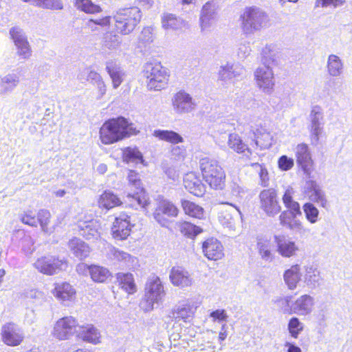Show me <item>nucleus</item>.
Instances as JSON below:
<instances>
[{
  "label": "nucleus",
  "instance_id": "7ed1b4c3",
  "mask_svg": "<svg viewBox=\"0 0 352 352\" xmlns=\"http://www.w3.org/2000/svg\"><path fill=\"white\" fill-rule=\"evenodd\" d=\"M113 19L117 32L122 35H128L140 22L142 13L136 6L121 8L114 13Z\"/></svg>",
  "mask_w": 352,
  "mask_h": 352
},
{
  "label": "nucleus",
  "instance_id": "864d4df0",
  "mask_svg": "<svg viewBox=\"0 0 352 352\" xmlns=\"http://www.w3.org/2000/svg\"><path fill=\"white\" fill-rule=\"evenodd\" d=\"M180 231L185 236L193 238L202 232V229L189 222H184L180 226Z\"/></svg>",
  "mask_w": 352,
  "mask_h": 352
},
{
  "label": "nucleus",
  "instance_id": "e2e57ef3",
  "mask_svg": "<svg viewBox=\"0 0 352 352\" xmlns=\"http://www.w3.org/2000/svg\"><path fill=\"white\" fill-rule=\"evenodd\" d=\"M253 167L259 168V177H260V184L263 187H267L269 186V177L268 172L267 169L263 167L262 165L258 163H254L252 164Z\"/></svg>",
  "mask_w": 352,
  "mask_h": 352
},
{
  "label": "nucleus",
  "instance_id": "aec40b11",
  "mask_svg": "<svg viewBox=\"0 0 352 352\" xmlns=\"http://www.w3.org/2000/svg\"><path fill=\"white\" fill-rule=\"evenodd\" d=\"M203 252L209 260H219L223 258V247L217 239L210 238L204 242Z\"/></svg>",
  "mask_w": 352,
  "mask_h": 352
},
{
  "label": "nucleus",
  "instance_id": "774afa93",
  "mask_svg": "<svg viewBox=\"0 0 352 352\" xmlns=\"http://www.w3.org/2000/svg\"><path fill=\"white\" fill-rule=\"evenodd\" d=\"M251 52V48L250 46V43H241L239 45L238 50H237V56L240 59H245L246 58Z\"/></svg>",
  "mask_w": 352,
  "mask_h": 352
},
{
  "label": "nucleus",
  "instance_id": "412c9836",
  "mask_svg": "<svg viewBox=\"0 0 352 352\" xmlns=\"http://www.w3.org/2000/svg\"><path fill=\"white\" fill-rule=\"evenodd\" d=\"M169 278L173 285L181 288L190 287L192 284V278L189 272L179 267L172 268Z\"/></svg>",
  "mask_w": 352,
  "mask_h": 352
},
{
  "label": "nucleus",
  "instance_id": "a18cd8bd",
  "mask_svg": "<svg viewBox=\"0 0 352 352\" xmlns=\"http://www.w3.org/2000/svg\"><path fill=\"white\" fill-rule=\"evenodd\" d=\"M75 7L87 14H96L102 12L100 6L94 3L91 0H76Z\"/></svg>",
  "mask_w": 352,
  "mask_h": 352
},
{
  "label": "nucleus",
  "instance_id": "603ef678",
  "mask_svg": "<svg viewBox=\"0 0 352 352\" xmlns=\"http://www.w3.org/2000/svg\"><path fill=\"white\" fill-rule=\"evenodd\" d=\"M51 214L47 210H40L37 214L38 223L40 224L41 230L45 233H51L52 230L49 228Z\"/></svg>",
  "mask_w": 352,
  "mask_h": 352
},
{
  "label": "nucleus",
  "instance_id": "6ab92c4d",
  "mask_svg": "<svg viewBox=\"0 0 352 352\" xmlns=\"http://www.w3.org/2000/svg\"><path fill=\"white\" fill-rule=\"evenodd\" d=\"M314 306V299L308 294L298 297L292 305V313L299 316H307L311 313Z\"/></svg>",
  "mask_w": 352,
  "mask_h": 352
},
{
  "label": "nucleus",
  "instance_id": "ddd939ff",
  "mask_svg": "<svg viewBox=\"0 0 352 352\" xmlns=\"http://www.w3.org/2000/svg\"><path fill=\"white\" fill-rule=\"evenodd\" d=\"M245 72L244 67L238 63H227L220 66L218 72V80L223 85L234 83V79L241 77Z\"/></svg>",
  "mask_w": 352,
  "mask_h": 352
},
{
  "label": "nucleus",
  "instance_id": "9d476101",
  "mask_svg": "<svg viewBox=\"0 0 352 352\" xmlns=\"http://www.w3.org/2000/svg\"><path fill=\"white\" fill-rule=\"evenodd\" d=\"M178 212V208L172 202L162 199L157 203L153 217L161 226L168 227L170 224L168 218L176 217Z\"/></svg>",
  "mask_w": 352,
  "mask_h": 352
},
{
  "label": "nucleus",
  "instance_id": "0e129e2a",
  "mask_svg": "<svg viewBox=\"0 0 352 352\" xmlns=\"http://www.w3.org/2000/svg\"><path fill=\"white\" fill-rule=\"evenodd\" d=\"M21 221L30 226L36 227L38 225V219L37 217L32 213V212L29 211L25 212L21 217Z\"/></svg>",
  "mask_w": 352,
  "mask_h": 352
},
{
  "label": "nucleus",
  "instance_id": "423d86ee",
  "mask_svg": "<svg viewBox=\"0 0 352 352\" xmlns=\"http://www.w3.org/2000/svg\"><path fill=\"white\" fill-rule=\"evenodd\" d=\"M144 76L147 79V87L150 90L160 91L166 87L168 75L160 63L148 62L144 66Z\"/></svg>",
  "mask_w": 352,
  "mask_h": 352
},
{
  "label": "nucleus",
  "instance_id": "f8f14e48",
  "mask_svg": "<svg viewBox=\"0 0 352 352\" xmlns=\"http://www.w3.org/2000/svg\"><path fill=\"white\" fill-rule=\"evenodd\" d=\"M78 327L77 320L72 316L63 317L59 319L54 327L53 336L60 340L69 339L76 331Z\"/></svg>",
  "mask_w": 352,
  "mask_h": 352
},
{
  "label": "nucleus",
  "instance_id": "f704fd0d",
  "mask_svg": "<svg viewBox=\"0 0 352 352\" xmlns=\"http://www.w3.org/2000/svg\"><path fill=\"white\" fill-rule=\"evenodd\" d=\"M162 27L165 30H182L187 23L184 20L173 14H166L162 19Z\"/></svg>",
  "mask_w": 352,
  "mask_h": 352
},
{
  "label": "nucleus",
  "instance_id": "de8ad7c7",
  "mask_svg": "<svg viewBox=\"0 0 352 352\" xmlns=\"http://www.w3.org/2000/svg\"><path fill=\"white\" fill-rule=\"evenodd\" d=\"M194 314L193 309L190 305H184L179 306L173 310V317L176 320H183L188 322L192 317Z\"/></svg>",
  "mask_w": 352,
  "mask_h": 352
},
{
  "label": "nucleus",
  "instance_id": "58836bf2",
  "mask_svg": "<svg viewBox=\"0 0 352 352\" xmlns=\"http://www.w3.org/2000/svg\"><path fill=\"white\" fill-rule=\"evenodd\" d=\"M122 204L116 195L111 191H104L98 199V206L107 210L120 206Z\"/></svg>",
  "mask_w": 352,
  "mask_h": 352
},
{
  "label": "nucleus",
  "instance_id": "4c0bfd02",
  "mask_svg": "<svg viewBox=\"0 0 352 352\" xmlns=\"http://www.w3.org/2000/svg\"><path fill=\"white\" fill-rule=\"evenodd\" d=\"M153 136L173 144L184 142V138L177 132L171 130H155Z\"/></svg>",
  "mask_w": 352,
  "mask_h": 352
},
{
  "label": "nucleus",
  "instance_id": "a19ab883",
  "mask_svg": "<svg viewBox=\"0 0 352 352\" xmlns=\"http://www.w3.org/2000/svg\"><path fill=\"white\" fill-rule=\"evenodd\" d=\"M117 278L121 287L129 294H133L136 291L133 275L129 273H119Z\"/></svg>",
  "mask_w": 352,
  "mask_h": 352
},
{
  "label": "nucleus",
  "instance_id": "a211bd4d",
  "mask_svg": "<svg viewBox=\"0 0 352 352\" xmlns=\"http://www.w3.org/2000/svg\"><path fill=\"white\" fill-rule=\"evenodd\" d=\"M251 132L254 135L253 144L261 149L269 148L272 145L273 137L270 132L262 126H252Z\"/></svg>",
  "mask_w": 352,
  "mask_h": 352
},
{
  "label": "nucleus",
  "instance_id": "bf43d9fd",
  "mask_svg": "<svg viewBox=\"0 0 352 352\" xmlns=\"http://www.w3.org/2000/svg\"><path fill=\"white\" fill-rule=\"evenodd\" d=\"M10 34L12 39L13 40V42L14 43V45H17L28 41L23 30L19 27L12 28L10 30Z\"/></svg>",
  "mask_w": 352,
  "mask_h": 352
},
{
  "label": "nucleus",
  "instance_id": "f03ea898",
  "mask_svg": "<svg viewBox=\"0 0 352 352\" xmlns=\"http://www.w3.org/2000/svg\"><path fill=\"white\" fill-rule=\"evenodd\" d=\"M199 168L204 179L211 188L221 190L224 188L226 173L218 161L203 157L199 160Z\"/></svg>",
  "mask_w": 352,
  "mask_h": 352
},
{
  "label": "nucleus",
  "instance_id": "39448f33",
  "mask_svg": "<svg viewBox=\"0 0 352 352\" xmlns=\"http://www.w3.org/2000/svg\"><path fill=\"white\" fill-rule=\"evenodd\" d=\"M241 17L243 30L246 34L253 33L267 27L269 22L267 13L256 6L246 8Z\"/></svg>",
  "mask_w": 352,
  "mask_h": 352
},
{
  "label": "nucleus",
  "instance_id": "9b49d317",
  "mask_svg": "<svg viewBox=\"0 0 352 352\" xmlns=\"http://www.w3.org/2000/svg\"><path fill=\"white\" fill-rule=\"evenodd\" d=\"M172 105L174 111L180 115L191 113L197 108L195 100L185 91H179L173 96Z\"/></svg>",
  "mask_w": 352,
  "mask_h": 352
},
{
  "label": "nucleus",
  "instance_id": "2eb2a0df",
  "mask_svg": "<svg viewBox=\"0 0 352 352\" xmlns=\"http://www.w3.org/2000/svg\"><path fill=\"white\" fill-rule=\"evenodd\" d=\"M274 239L277 252L284 258L296 256L300 251L299 246L289 236L283 234L275 235Z\"/></svg>",
  "mask_w": 352,
  "mask_h": 352
},
{
  "label": "nucleus",
  "instance_id": "c85d7f7f",
  "mask_svg": "<svg viewBox=\"0 0 352 352\" xmlns=\"http://www.w3.org/2000/svg\"><path fill=\"white\" fill-rule=\"evenodd\" d=\"M53 294L60 301L72 302L75 298L76 291L67 283L57 284L52 292Z\"/></svg>",
  "mask_w": 352,
  "mask_h": 352
},
{
  "label": "nucleus",
  "instance_id": "dca6fc26",
  "mask_svg": "<svg viewBox=\"0 0 352 352\" xmlns=\"http://www.w3.org/2000/svg\"><path fill=\"white\" fill-rule=\"evenodd\" d=\"M1 334L3 342L8 346H18L24 338L23 330L13 322H8L3 325Z\"/></svg>",
  "mask_w": 352,
  "mask_h": 352
},
{
  "label": "nucleus",
  "instance_id": "4be33fe9",
  "mask_svg": "<svg viewBox=\"0 0 352 352\" xmlns=\"http://www.w3.org/2000/svg\"><path fill=\"white\" fill-rule=\"evenodd\" d=\"M78 226L80 234L87 240L98 239L100 234V224L98 221H80Z\"/></svg>",
  "mask_w": 352,
  "mask_h": 352
},
{
  "label": "nucleus",
  "instance_id": "09e8293b",
  "mask_svg": "<svg viewBox=\"0 0 352 352\" xmlns=\"http://www.w3.org/2000/svg\"><path fill=\"white\" fill-rule=\"evenodd\" d=\"M304 329V324L297 317H292L288 322L287 330L293 338L297 339Z\"/></svg>",
  "mask_w": 352,
  "mask_h": 352
},
{
  "label": "nucleus",
  "instance_id": "338daca9",
  "mask_svg": "<svg viewBox=\"0 0 352 352\" xmlns=\"http://www.w3.org/2000/svg\"><path fill=\"white\" fill-rule=\"evenodd\" d=\"M294 166V160L287 155H282L278 160V167L283 170H288Z\"/></svg>",
  "mask_w": 352,
  "mask_h": 352
},
{
  "label": "nucleus",
  "instance_id": "8fccbe9b",
  "mask_svg": "<svg viewBox=\"0 0 352 352\" xmlns=\"http://www.w3.org/2000/svg\"><path fill=\"white\" fill-rule=\"evenodd\" d=\"M302 210L305 214L307 220L309 223L314 224L318 222L319 217V210L314 205V204L311 202L305 203L302 206Z\"/></svg>",
  "mask_w": 352,
  "mask_h": 352
},
{
  "label": "nucleus",
  "instance_id": "6e6552de",
  "mask_svg": "<svg viewBox=\"0 0 352 352\" xmlns=\"http://www.w3.org/2000/svg\"><path fill=\"white\" fill-rule=\"evenodd\" d=\"M260 208L270 217H274L281 212L277 191L272 188L261 191L258 195Z\"/></svg>",
  "mask_w": 352,
  "mask_h": 352
},
{
  "label": "nucleus",
  "instance_id": "0eeeda50",
  "mask_svg": "<svg viewBox=\"0 0 352 352\" xmlns=\"http://www.w3.org/2000/svg\"><path fill=\"white\" fill-rule=\"evenodd\" d=\"M34 267L40 273L47 276H52L65 270L67 267V262L65 259L47 255L36 259L33 264Z\"/></svg>",
  "mask_w": 352,
  "mask_h": 352
},
{
  "label": "nucleus",
  "instance_id": "2f4dec72",
  "mask_svg": "<svg viewBox=\"0 0 352 352\" xmlns=\"http://www.w3.org/2000/svg\"><path fill=\"white\" fill-rule=\"evenodd\" d=\"M344 62L336 54H330L327 61V72L331 77H338L343 74Z\"/></svg>",
  "mask_w": 352,
  "mask_h": 352
},
{
  "label": "nucleus",
  "instance_id": "f257e3e1",
  "mask_svg": "<svg viewBox=\"0 0 352 352\" xmlns=\"http://www.w3.org/2000/svg\"><path fill=\"white\" fill-rule=\"evenodd\" d=\"M136 133L133 124L123 117H118L110 119L102 124L100 129V138L103 144H111Z\"/></svg>",
  "mask_w": 352,
  "mask_h": 352
},
{
  "label": "nucleus",
  "instance_id": "79ce46f5",
  "mask_svg": "<svg viewBox=\"0 0 352 352\" xmlns=\"http://www.w3.org/2000/svg\"><path fill=\"white\" fill-rule=\"evenodd\" d=\"M124 161L128 164H144V160L141 152L137 148L127 147L123 150Z\"/></svg>",
  "mask_w": 352,
  "mask_h": 352
},
{
  "label": "nucleus",
  "instance_id": "3c124183",
  "mask_svg": "<svg viewBox=\"0 0 352 352\" xmlns=\"http://www.w3.org/2000/svg\"><path fill=\"white\" fill-rule=\"evenodd\" d=\"M261 54L263 65H268L276 62L278 52L274 46L272 45H266L263 48Z\"/></svg>",
  "mask_w": 352,
  "mask_h": 352
},
{
  "label": "nucleus",
  "instance_id": "69168bd1",
  "mask_svg": "<svg viewBox=\"0 0 352 352\" xmlns=\"http://www.w3.org/2000/svg\"><path fill=\"white\" fill-rule=\"evenodd\" d=\"M210 317L212 318L213 322H226L228 316L225 309H217L210 314Z\"/></svg>",
  "mask_w": 352,
  "mask_h": 352
},
{
  "label": "nucleus",
  "instance_id": "c756f323",
  "mask_svg": "<svg viewBox=\"0 0 352 352\" xmlns=\"http://www.w3.org/2000/svg\"><path fill=\"white\" fill-rule=\"evenodd\" d=\"M300 279V267L298 264L292 265L283 274L284 282L290 290H294L297 287V285Z\"/></svg>",
  "mask_w": 352,
  "mask_h": 352
},
{
  "label": "nucleus",
  "instance_id": "f3484780",
  "mask_svg": "<svg viewBox=\"0 0 352 352\" xmlns=\"http://www.w3.org/2000/svg\"><path fill=\"white\" fill-rule=\"evenodd\" d=\"M131 227L129 216L122 214L116 217L111 228L113 237L120 241L126 239L130 235Z\"/></svg>",
  "mask_w": 352,
  "mask_h": 352
},
{
  "label": "nucleus",
  "instance_id": "7c9ffc66",
  "mask_svg": "<svg viewBox=\"0 0 352 352\" xmlns=\"http://www.w3.org/2000/svg\"><path fill=\"white\" fill-rule=\"evenodd\" d=\"M68 248L78 258L82 260L87 258L90 252V248L87 243L78 238H73L68 242Z\"/></svg>",
  "mask_w": 352,
  "mask_h": 352
},
{
  "label": "nucleus",
  "instance_id": "c9c22d12",
  "mask_svg": "<svg viewBox=\"0 0 352 352\" xmlns=\"http://www.w3.org/2000/svg\"><path fill=\"white\" fill-rule=\"evenodd\" d=\"M19 76L16 74H8L1 78L0 93L6 94L12 92L19 84Z\"/></svg>",
  "mask_w": 352,
  "mask_h": 352
},
{
  "label": "nucleus",
  "instance_id": "1a4fd4ad",
  "mask_svg": "<svg viewBox=\"0 0 352 352\" xmlns=\"http://www.w3.org/2000/svg\"><path fill=\"white\" fill-rule=\"evenodd\" d=\"M311 144L317 146L319 144L320 137L323 132L324 115L322 109L319 106L312 108L309 116Z\"/></svg>",
  "mask_w": 352,
  "mask_h": 352
},
{
  "label": "nucleus",
  "instance_id": "5fc2aeb1",
  "mask_svg": "<svg viewBox=\"0 0 352 352\" xmlns=\"http://www.w3.org/2000/svg\"><path fill=\"white\" fill-rule=\"evenodd\" d=\"M120 43V37L117 34L109 32L104 37V45L109 50L117 49Z\"/></svg>",
  "mask_w": 352,
  "mask_h": 352
},
{
  "label": "nucleus",
  "instance_id": "473e14b6",
  "mask_svg": "<svg viewBox=\"0 0 352 352\" xmlns=\"http://www.w3.org/2000/svg\"><path fill=\"white\" fill-rule=\"evenodd\" d=\"M106 70L112 80L113 88L117 89L123 81L124 75L123 70L120 65L113 61L107 63Z\"/></svg>",
  "mask_w": 352,
  "mask_h": 352
},
{
  "label": "nucleus",
  "instance_id": "b1692460",
  "mask_svg": "<svg viewBox=\"0 0 352 352\" xmlns=\"http://www.w3.org/2000/svg\"><path fill=\"white\" fill-rule=\"evenodd\" d=\"M184 186L189 192L197 197H201L206 192L204 184L193 173L186 175L184 178Z\"/></svg>",
  "mask_w": 352,
  "mask_h": 352
},
{
  "label": "nucleus",
  "instance_id": "393cba45",
  "mask_svg": "<svg viewBox=\"0 0 352 352\" xmlns=\"http://www.w3.org/2000/svg\"><path fill=\"white\" fill-rule=\"evenodd\" d=\"M217 14V5L214 1H208L201 9L200 15V22L202 28H206L210 26L211 23L215 19Z\"/></svg>",
  "mask_w": 352,
  "mask_h": 352
},
{
  "label": "nucleus",
  "instance_id": "6e6d98bb",
  "mask_svg": "<svg viewBox=\"0 0 352 352\" xmlns=\"http://www.w3.org/2000/svg\"><path fill=\"white\" fill-rule=\"evenodd\" d=\"M34 5L46 9L61 10L63 8L60 0H36Z\"/></svg>",
  "mask_w": 352,
  "mask_h": 352
},
{
  "label": "nucleus",
  "instance_id": "20e7f679",
  "mask_svg": "<svg viewBox=\"0 0 352 352\" xmlns=\"http://www.w3.org/2000/svg\"><path fill=\"white\" fill-rule=\"evenodd\" d=\"M164 296L165 291L162 281L159 277L153 276L146 284L145 294L140 307L146 311H151L155 304L159 305L162 302Z\"/></svg>",
  "mask_w": 352,
  "mask_h": 352
},
{
  "label": "nucleus",
  "instance_id": "c03bdc74",
  "mask_svg": "<svg viewBox=\"0 0 352 352\" xmlns=\"http://www.w3.org/2000/svg\"><path fill=\"white\" fill-rule=\"evenodd\" d=\"M182 206L186 214L197 219L204 217V210L200 206L188 200L182 201Z\"/></svg>",
  "mask_w": 352,
  "mask_h": 352
},
{
  "label": "nucleus",
  "instance_id": "4d7b16f0",
  "mask_svg": "<svg viewBox=\"0 0 352 352\" xmlns=\"http://www.w3.org/2000/svg\"><path fill=\"white\" fill-rule=\"evenodd\" d=\"M17 49L16 54L23 59H29L32 56V50L29 42L25 41L15 45Z\"/></svg>",
  "mask_w": 352,
  "mask_h": 352
},
{
  "label": "nucleus",
  "instance_id": "680f3d73",
  "mask_svg": "<svg viewBox=\"0 0 352 352\" xmlns=\"http://www.w3.org/2000/svg\"><path fill=\"white\" fill-rule=\"evenodd\" d=\"M299 215L292 212L285 210L282 211L278 217L280 224L283 227H287L291 221L297 218Z\"/></svg>",
  "mask_w": 352,
  "mask_h": 352
},
{
  "label": "nucleus",
  "instance_id": "37998d69",
  "mask_svg": "<svg viewBox=\"0 0 352 352\" xmlns=\"http://www.w3.org/2000/svg\"><path fill=\"white\" fill-rule=\"evenodd\" d=\"M89 273L92 280L98 283H104L110 276L108 269L98 265L90 266Z\"/></svg>",
  "mask_w": 352,
  "mask_h": 352
},
{
  "label": "nucleus",
  "instance_id": "cd10ccee",
  "mask_svg": "<svg viewBox=\"0 0 352 352\" xmlns=\"http://www.w3.org/2000/svg\"><path fill=\"white\" fill-rule=\"evenodd\" d=\"M304 281L306 285L310 289H316L322 283V278L320 272L317 267L314 265H307L305 267Z\"/></svg>",
  "mask_w": 352,
  "mask_h": 352
},
{
  "label": "nucleus",
  "instance_id": "72a5a7b5",
  "mask_svg": "<svg viewBox=\"0 0 352 352\" xmlns=\"http://www.w3.org/2000/svg\"><path fill=\"white\" fill-rule=\"evenodd\" d=\"M296 162L301 168L305 170L311 162L309 147L306 144H299L295 148Z\"/></svg>",
  "mask_w": 352,
  "mask_h": 352
},
{
  "label": "nucleus",
  "instance_id": "052dcab7",
  "mask_svg": "<svg viewBox=\"0 0 352 352\" xmlns=\"http://www.w3.org/2000/svg\"><path fill=\"white\" fill-rule=\"evenodd\" d=\"M129 186L134 188L135 190H144L138 174L134 170H129L128 173Z\"/></svg>",
  "mask_w": 352,
  "mask_h": 352
},
{
  "label": "nucleus",
  "instance_id": "a878e982",
  "mask_svg": "<svg viewBox=\"0 0 352 352\" xmlns=\"http://www.w3.org/2000/svg\"><path fill=\"white\" fill-rule=\"evenodd\" d=\"M124 203L126 206L135 209L145 208L149 204V198L144 190H136L133 194H127Z\"/></svg>",
  "mask_w": 352,
  "mask_h": 352
},
{
  "label": "nucleus",
  "instance_id": "13d9d810",
  "mask_svg": "<svg viewBox=\"0 0 352 352\" xmlns=\"http://www.w3.org/2000/svg\"><path fill=\"white\" fill-rule=\"evenodd\" d=\"M153 28L151 27H145L139 35L138 41L142 45H146L153 41Z\"/></svg>",
  "mask_w": 352,
  "mask_h": 352
},
{
  "label": "nucleus",
  "instance_id": "49530a36",
  "mask_svg": "<svg viewBox=\"0 0 352 352\" xmlns=\"http://www.w3.org/2000/svg\"><path fill=\"white\" fill-rule=\"evenodd\" d=\"M256 246L258 254L263 260L267 262L272 261V244L270 241L260 239L258 241Z\"/></svg>",
  "mask_w": 352,
  "mask_h": 352
},
{
  "label": "nucleus",
  "instance_id": "e433bc0d",
  "mask_svg": "<svg viewBox=\"0 0 352 352\" xmlns=\"http://www.w3.org/2000/svg\"><path fill=\"white\" fill-rule=\"evenodd\" d=\"M107 255L111 259L124 261L129 267H133L136 261V258L113 246L108 247Z\"/></svg>",
  "mask_w": 352,
  "mask_h": 352
},
{
  "label": "nucleus",
  "instance_id": "ea45409f",
  "mask_svg": "<svg viewBox=\"0 0 352 352\" xmlns=\"http://www.w3.org/2000/svg\"><path fill=\"white\" fill-rule=\"evenodd\" d=\"M228 145L230 148L238 153H243L247 151L251 153L248 146L243 142L241 137L236 133H231L229 135Z\"/></svg>",
  "mask_w": 352,
  "mask_h": 352
},
{
  "label": "nucleus",
  "instance_id": "bb28decb",
  "mask_svg": "<svg viewBox=\"0 0 352 352\" xmlns=\"http://www.w3.org/2000/svg\"><path fill=\"white\" fill-rule=\"evenodd\" d=\"M78 336L80 339L87 342L94 344L100 342V333L93 324L79 327Z\"/></svg>",
  "mask_w": 352,
  "mask_h": 352
},
{
  "label": "nucleus",
  "instance_id": "5701e85b",
  "mask_svg": "<svg viewBox=\"0 0 352 352\" xmlns=\"http://www.w3.org/2000/svg\"><path fill=\"white\" fill-rule=\"evenodd\" d=\"M307 189L310 201L316 203L322 208H326L328 201L325 192L320 186L314 180L307 182Z\"/></svg>",
  "mask_w": 352,
  "mask_h": 352
},
{
  "label": "nucleus",
  "instance_id": "4468645a",
  "mask_svg": "<svg viewBox=\"0 0 352 352\" xmlns=\"http://www.w3.org/2000/svg\"><path fill=\"white\" fill-rule=\"evenodd\" d=\"M254 77L258 87L265 93L270 94L274 86V73L269 65H262L256 69Z\"/></svg>",
  "mask_w": 352,
  "mask_h": 352
}]
</instances>
